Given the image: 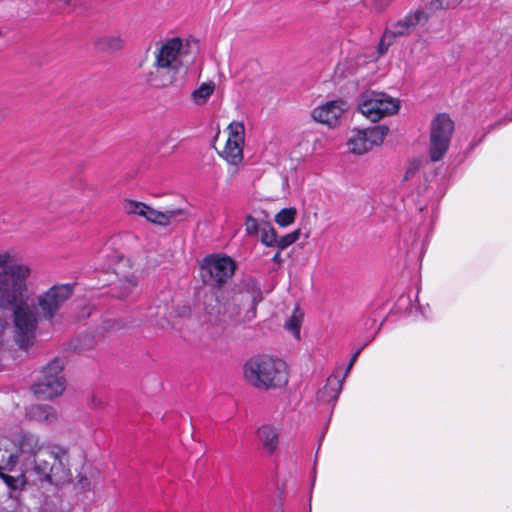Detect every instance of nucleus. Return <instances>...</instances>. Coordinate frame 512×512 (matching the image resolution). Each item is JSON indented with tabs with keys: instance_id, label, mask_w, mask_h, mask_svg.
Listing matches in <instances>:
<instances>
[{
	"instance_id": "26",
	"label": "nucleus",
	"mask_w": 512,
	"mask_h": 512,
	"mask_svg": "<svg viewBox=\"0 0 512 512\" xmlns=\"http://www.w3.org/2000/svg\"><path fill=\"white\" fill-rule=\"evenodd\" d=\"M302 320L303 313L298 307H296L291 317L285 322V328L292 332L296 338L300 337V327Z\"/></svg>"
},
{
	"instance_id": "1",
	"label": "nucleus",
	"mask_w": 512,
	"mask_h": 512,
	"mask_svg": "<svg viewBox=\"0 0 512 512\" xmlns=\"http://www.w3.org/2000/svg\"><path fill=\"white\" fill-rule=\"evenodd\" d=\"M0 478L13 491L28 483L62 485L71 479L67 452L34 434L21 435L17 443L0 436Z\"/></svg>"
},
{
	"instance_id": "25",
	"label": "nucleus",
	"mask_w": 512,
	"mask_h": 512,
	"mask_svg": "<svg viewBox=\"0 0 512 512\" xmlns=\"http://www.w3.org/2000/svg\"><path fill=\"white\" fill-rule=\"evenodd\" d=\"M122 206L126 214L137 215L143 218H145L146 211L148 208V205L130 199L124 200Z\"/></svg>"
},
{
	"instance_id": "24",
	"label": "nucleus",
	"mask_w": 512,
	"mask_h": 512,
	"mask_svg": "<svg viewBox=\"0 0 512 512\" xmlns=\"http://www.w3.org/2000/svg\"><path fill=\"white\" fill-rule=\"evenodd\" d=\"M261 242L269 247H278V237L269 223H261Z\"/></svg>"
},
{
	"instance_id": "5",
	"label": "nucleus",
	"mask_w": 512,
	"mask_h": 512,
	"mask_svg": "<svg viewBox=\"0 0 512 512\" xmlns=\"http://www.w3.org/2000/svg\"><path fill=\"white\" fill-rule=\"evenodd\" d=\"M399 109L400 101L384 92L365 91L358 101L359 112L372 122L394 115Z\"/></svg>"
},
{
	"instance_id": "32",
	"label": "nucleus",
	"mask_w": 512,
	"mask_h": 512,
	"mask_svg": "<svg viewBox=\"0 0 512 512\" xmlns=\"http://www.w3.org/2000/svg\"><path fill=\"white\" fill-rule=\"evenodd\" d=\"M420 160H412L408 163L405 174H404V180H410L413 178V176L417 173V171L420 168Z\"/></svg>"
},
{
	"instance_id": "10",
	"label": "nucleus",
	"mask_w": 512,
	"mask_h": 512,
	"mask_svg": "<svg viewBox=\"0 0 512 512\" xmlns=\"http://www.w3.org/2000/svg\"><path fill=\"white\" fill-rule=\"evenodd\" d=\"M61 372V362L58 360L51 362L43 369L42 376L33 385L32 389L34 394L44 400H49L61 395L65 389Z\"/></svg>"
},
{
	"instance_id": "31",
	"label": "nucleus",
	"mask_w": 512,
	"mask_h": 512,
	"mask_svg": "<svg viewBox=\"0 0 512 512\" xmlns=\"http://www.w3.org/2000/svg\"><path fill=\"white\" fill-rule=\"evenodd\" d=\"M462 0H433L431 6L433 8L448 9L456 7Z\"/></svg>"
},
{
	"instance_id": "34",
	"label": "nucleus",
	"mask_w": 512,
	"mask_h": 512,
	"mask_svg": "<svg viewBox=\"0 0 512 512\" xmlns=\"http://www.w3.org/2000/svg\"><path fill=\"white\" fill-rule=\"evenodd\" d=\"M11 261V254L7 251L0 250V267H7L6 265Z\"/></svg>"
},
{
	"instance_id": "11",
	"label": "nucleus",
	"mask_w": 512,
	"mask_h": 512,
	"mask_svg": "<svg viewBox=\"0 0 512 512\" xmlns=\"http://www.w3.org/2000/svg\"><path fill=\"white\" fill-rule=\"evenodd\" d=\"M227 133L225 146L219 155L231 166L232 174H236L243 161L245 126L242 122L234 121L227 127Z\"/></svg>"
},
{
	"instance_id": "7",
	"label": "nucleus",
	"mask_w": 512,
	"mask_h": 512,
	"mask_svg": "<svg viewBox=\"0 0 512 512\" xmlns=\"http://www.w3.org/2000/svg\"><path fill=\"white\" fill-rule=\"evenodd\" d=\"M235 271L234 261L223 255H211L201 263L203 282L213 287H220L232 277Z\"/></svg>"
},
{
	"instance_id": "19",
	"label": "nucleus",
	"mask_w": 512,
	"mask_h": 512,
	"mask_svg": "<svg viewBox=\"0 0 512 512\" xmlns=\"http://www.w3.org/2000/svg\"><path fill=\"white\" fill-rule=\"evenodd\" d=\"M360 354V350H357L349 364H348V367L346 369V373L344 375V377L341 379L335 375L333 376H330L328 379H327V384L323 387V389H321L318 393V398L323 401V402H329V401H333V400H336L341 389H342V384H343V381H344V378L346 377V375L349 373L350 369L352 368V366L354 365L356 359L358 358Z\"/></svg>"
},
{
	"instance_id": "13",
	"label": "nucleus",
	"mask_w": 512,
	"mask_h": 512,
	"mask_svg": "<svg viewBox=\"0 0 512 512\" xmlns=\"http://www.w3.org/2000/svg\"><path fill=\"white\" fill-rule=\"evenodd\" d=\"M188 46V42H184L178 37L165 39L156 45L153 51V59L181 71Z\"/></svg>"
},
{
	"instance_id": "16",
	"label": "nucleus",
	"mask_w": 512,
	"mask_h": 512,
	"mask_svg": "<svg viewBox=\"0 0 512 512\" xmlns=\"http://www.w3.org/2000/svg\"><path fill=\"white\" fill-rule=\"evenodd\" d=\"M180 71L153 59L151 69L145 75V82L154 88H166L176 80Z\"/></svg>"
},
{
	"instance_id": "36",
	"label": "nucleus",
	"mask_w": 512,
	"mask_h": 512,
	"mask_svg": "<svg viewBox=\"0 0 512 512\" xmlns=\"http://www.w3.org/2000/svg\"><path fill=\"white\" fill-rule=\"evenodd\" d=\"M5 118V112L2 108H0V122Z\"/></svg>"
},
{
	"instance_id": "4",
	"label": "nucleus",
	"mask_w": 512,
	"mask_h": 512,
	"mask_svg": "<svg viewBox=\"0 0 512 512\" xmlns=\"http://www.w3.org/2000/svg\"><path fill=\"white\" fill-rule=\"evenodd\" d=\"M261 291L253 279L244 280L234 293L226 312L238 321H251L256 317V306L261 301Z\"/></svg>"
},
{
	"instance_id": "17",
	"label": "nucleus",
	"mask_w": 512,
	"mask_h": 512,
	"mask_svg": "<svg viewBox=\"0 0 512 512\" xmlns=\"http://www.w3.org/2000/svg\"><path fill=\"white\" fill-rule=\"evenodd\" d=\"M428 21V16L422 11H415L407 14L404 18L392 23L386 31L395 40L397 37L409 35L419 25H424Z\"/></svg>"
},
{
	"instance_id": "29",
	"label": "nucleus",
	"mask_w": 512,
	"mask_h": 512,
	"mask_svg": "<svg viewBox=\"0 0 512 512\" xmlns=\"http://www.w3.org/2000/svg\"><path fill=\"white\" fill-rule=\"evenodd\" d=\"M300 232L298 230L293 231L292 233H289L281 238H278V247L280 249H285L294 242H296L299 238Z\"/></svg>"
},
{
	"instance_id": "33",
	"label": "nucleus",
	"mask_w": 512,
	"mask_h": 512,
	"mask_svg": "<svg viewBox=\"0 0 512 512\" xmlns=\"http://www.w3.org/2000/svg\"><path fill=\"white\" fill-rule=\"evenodd\" d=\"M394 0H371V8L376 12H382L386 9Z\"/></svg>"
},
{
	"instance_id": "3",
	"label": "nucleus",
	"mask_w": 512,
	"mask_h": 512,
	"mask_svg": "<svg viewBox=\"0 0 512 512\" xmlns=\"http://www.w3.org/2000/svg\"><path fill=\"white\" fill-rule=\"evenodd\" d=\"M31 269L26 264H12L0 272V306L9 307L24 301Z\"/></svg>"
},
{
	"instance_id": "23",
	"label": "nucleus",
	"mask_w": 512,
	"mask_h": 512,
	"mask_svg": "<svg viewBox=\"0 0 512 512\" xmlns=\"http://www.w3.org/2000/svg\"><path fill=\"white\" fill-rule=\"evenodd\" d=\"M215 84L213 82L202 83L199 88L193 91L192 100L197 105L206 103L209 97L213 94Z\"/></svg>"
},
{
	"instance_id": "22",
	"label": "nucleus",
	"mask_w": 512,
	"mask_h": 512,
	"mask_svg": "<svg viewBox=\"0 0 512 512\" xmlns=\"http://www.w3.org/2000/svg\"><path fill=\"white\" fill-rule=\"evenodd\" d=\"M30 416L39 422L51 424L57 420L56 411L48 405H35L30 408Z\"/></svg>"
},
{
	"instance_id": "30",
	"label": "nucleus",
	"mask_w": 512,
	"mask_h": 512,
	"mask_svg": "<svg viewBox=\"0 0 512 512\" xmlns=\"http://www.w3.org/2000/svg\"><path fill=\"white\" fill-rule=\"evenodd\" d=\"M393 42V37L385 30L381 38V41L378 45V54L383 55L388 50V48L393 44Z\"/></svg>"
},
{
	"instance_id": "15",
	"label": "nucleus",
	"mask_w": 512,
	"mask_h": 512,
	"mask_svg": "<svg viewBox=\"0 0 512 512\" xmlns=\"http://www.w3.org/2000/svg\"><path fill=\"white\" fill-rule=\"evenodd\" d=\"M348 109L349 104L346 101L332 100L315 107L311 116L316 122L335 128L340 125Z\"/></svg>"
},
{
	"instance_id": "6",
	"label": "nucleus",
	"mask_w": 512,
	"mask_h": 512,
	"mask_svg": "<svg viewBox=\"0 0 512 512\" xmlns=\"http://www.w3.org/2000/svg\"><path fill=\"white\" fill-rule=\"evenodd\" d=\"M12 307L14 308L15 341L20 348L27 349L34 339L38 316L34 309L24 301Z\"/></svg>"
},
{
	"instance_id": "14",
	"label": "nucleus",
	"mask_w": 512,
	"mask_h": 512,
	"mask_svg": "<svg viewBox=\"0 0 512 512\" xmlns=\"http://www.w3.org/2000/svg\"><path fill=\"white\" fill-rule=\"evenodd\" d=\"M72 287L68 284L54 285L37 297V306L45 319L51 320L62 305L72 296Z\"/></svg>"
},
{
	"instance_id": "20",
	"label": "nucleus",
	"mask_w": 512,
	"mask_h": 512,
	"mask_svg": "<svg viewBox=\"0 0 512 512\" xmlns=\"http://www.w3.org/2000/svg\"><path fill=\"white\" fill-rule=\"evenodd\" d=\"M256 439L262 450L272 455L279 445V430L271 424H263L256 431Z\"/></svg>"
},
{
	"instance_id": "9",
	"label": "nucleus",
	"mask_w": 512,
	"mask_h": 512,
	"mask_svg": "<svg viewBox=\"0 0 512 512\" xmlns=\"http://www.w3.org/2000/svg\"><path fill=\"white\" fill-rule=\"evenodd\" d=\"M454 123L446 114L437 115L431 123L429 155L432 161H439L448 150Z\"/></svg>"
},
{
	"instance_id": "2",
	"label": "nucleus",
	"mask_w": 512,
	"mask_h": 512,
	"mask_svg": "<svg viewBox=\"0 0 512 512\" xmlns=\"http://www.w3.org/2000/svg\"><path fill=\"white\" fill-rule=\"evenodd\" d=\"M243 377L260 390L281 387L287 383L286 364L270 356H255L243 365Z\"/></svg>"
},
{
	"instance_id": "12",
	"label": "nucleus",
	"mask_w": 512,
	"mask_h": 512,
	"mask_svg": "<svg viewBox=\"0 0 512 512\" xmlns=\"http://www.w3.org/2000/svg\"><path fill=\"white\" fill-rule=\"evenodd\" d=\"M389 132L385 125H376L365 129H354L347 141L350 152L362 155L374 146H380Z\"/></svg>"
},
{
	"instance_id": "8",
	"label": "nucleus",
	"mask_w": 512,
	"mask_h": 512,
	"mask_svg": "<svg viewBox=\"0 0 512 512\" xmlns=\"http://www.w3.org/2000/svg\"><path fill=\"white\" fill-rule=\"evenodd\" d=\"M114 273L117 276L116 296L125 299L136 290L139 284V268L136 263L127 257L114 253Z\"/></svg>"
},
{
	"instance_id": "27",
	"label": "nucleus",
	"mask_w": 512,
	"mask_h": 512,
	"mask_svg": "<svg viewBox=\"0 0 512 512\" xmlns=\"http://www.w3.org/2000/svg\"><path fill=\"white\" fill-rule=\"evenodd\" d=\"M296 216L295 208H284L275 216V221L282 227H286L294 222Z\"/></svg>"
},
{
	"instance_id": "28",
	"label": "nucleus",
	"mask_w": 512,
	"mask_h": 512,
	"mask_svg": "<svg viewBox=\"0 0 512 512\" xmlns=\"http://www.w3.org/2000/svg\"><path fill=\"white\" fill-rule=\"evenodd\" d=\"M245 230H246L247 235H250V236L257 235L261 231V224H259L258 221L254 217L249 215L246 217Z\"/></svg>"
},
{
	"instance_id": "18",
	"label": "nucleus",
	"mask_w": 512,
	"mask_h": 512,
	"mask_svg": "<svg viewBox=\"0 0 512 512\" xmlns=\"http://www.w3.org/2000/svg\"><path fill=\"white\" fill-rule=\"evenodd\" d=\"M187 218V212L184 209H168L166 211H158L148 206L145 219L151 223L168 226L173 223L184 221Z\"/></svg>"
},
{
	"instance_id": "35",
	"label": "nucleus",
	"mask_w": 512,
	"mask_h": 512,
	"mask_svg": "<svg viewBox=\"0 0 512 512\" xmlns=\"http://www.w3.org/2000/svg\"><path fill=\"white\" fill-rule=\"evenodd\" d=\"M273 261L279 263L281 261L280 253H276L273 257Z\"/></svg>"
},
{
	"instance_id": "21",
	"label": "nucleus",
	"mask_w": 512,
	"mask_h": 512,
	"mask_svg": "<svg viewBox=\"0 0 512 512\" xmlns=\"http://www.w3.org/2000/svg\"><path fill=\"white\" fill-rule=\"evenodd\" d=\"M124 33L105 34L94 40V47L102 53H116L124 49L126 45Z\"/></svg>"
}]
</instances>
